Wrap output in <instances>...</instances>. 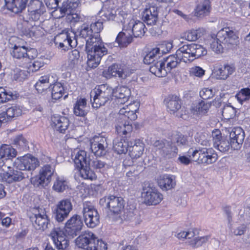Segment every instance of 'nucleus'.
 Returning <instances> with one entry per match:
<instances>
[{
	"label": "nucleus",
	"instance_id": "f257e3e1",
	"mask_svg": "<svg viewBox=\"0 0 250 250\" xmlns=\"http://www.w3.org/2000/svg\"><path fill=\"white\" fill-rule=\"evenodd\" d=\"M86 51L87 54V66L90 68L97 67L102 58L107 53L98 35H93L86 40Z\"/></svg>",
	"mask_w": 250,
	"mask_h": 250
},
{
	"label": "nucleus",
	"instance_id": "f03ea898",
	"mask_svg": "<svg viewBox=\"0 0 250 250\" xmlns=\"http://www.w3.org/2000/svg\"><path fill=\"white\" fill-rule=\"evenodd\" d=\"M139 108V104L136 102L121 108L119 112V116L122 121L116 126V129L118 134L126 135L131 132L132 129V124L127 120L133 121L137 119L136 112Z\"/></svg>",
	"mask_w": 250,
	"mask_h": 250
},
{
	"label": "nucleus",
	"instance_id": "7ed1b4c3",
	"mask_svg": "<svg viewBox=\"0 0 250 250\" xmlns=\"http://www.w3.org/2000/svg\"><path fill=\"white\" fill-rule=\"evenodd\" d=\"M99 203L101 206L105 208H108L113 215L116 220H131L133 217V213L125 212L124 214L121 213L124 209V200L121 197L114 196H109L101 198Z\"/></svg>",
	"mask_w": 250,
	"mask_h": 250
},
{
	"label": "nucleus",
	"instance_id": "20e7f679",
	"mask_svg": "<svg viewBox=\"0 0 250 250\" xmlns=\"http://www.w3.org/2000/svg\"><path fill=\"white\" fill-rule=\"evenodd\" d=\"M114 89L107 84H102L96 87L90 93V101L94 108L104 105L112 99Z\"/></svg>",
	"mask_w": 250,
	"mask_h": 250
},
{
	"label": "nucleus",
	"instance_id": "39448f33",
	"mask_svg": "<svg viewBox=\"0 0 250 250\" xmlns=\"http://www.w3.org/2000/svg\"><path fill=\"white\" fill-rule=\"evenodd\" d=\"M189 149L188 153L189 157L198 164L209 165L215 163L218 156L212 148H201L193 150Z\"/></svg>",
	"mask_w": 250,
	"mask_h": 250
},
{
	"label": "nucleus",
	"instance_id": "423d86ee",
	"mask_svg": "<svg viewBox=\"0 0 250 250\" xmlns=\"http://www.w3.org/2000/svg\"><path fill=\"white\" fill-rule=\"evenodd\" d=\"M153 146L158 151L160 155L166 159H171L175 157L178 153L177 147L172 144L170 137L168 139L155 141Z\"/></svg>",
	"mask_w": 250,
	"mask_h": 250
},
{
	"label": "nucleus",
	"instance_id": "0eeeda50",
	"mask_svg": "<svg viewBox=\"0 0 250 250\" xmlns=\"http://www.w3.org/2000/svg\"><path fill=\"white\" fill-rule=\"evenodd\" d=\"M83 220L86 226L94 228L100 223V215L94 206L89 203H84L82 210Z\"/></svg>",
	"mask_w": 250,
	"mask_h": 250
},
{
	"label": "nucleus",
	"instance_id": "6e6552de",
	"mask_svg": "<svg viewBox=\"0 0 250 250\" xmlns=\"http://www.w3.org/2000/svg\"><path fill=\"white\" fill-rule=\"evenodd\" d=\"M143 203L147 206L156 205L163 200V195L154 187H144L142 192Z\"/></svg>",
	"mask_w": 250,
	"mask_h": 250
},
{
	"label": "nucleus",
	"instance_id": "1a4fd4ad",
	"mask_svg": "<svg viewBox=\"0 0 250 250\" xmlns=\"http://www.w3.org/2000/svg\"><path fill=\"white\" fill-rule=\"evenodd\" d=\"M38 165L37 159L31 155L18 157L13 163L14 168L23 171L34 170Z\"/></svg>",
	"mask_w": 250,
	"mask_h": 250
},
{
	"label": "nucleus",
	"instance_id": "9d476101",
	"mask_svg": "<svg viewBox=\"0 0 250 250\" xmlns=\"http://www.w3.org/2000/svg\"><path fill=\"white\" fill-rule=\"evenodd\" d=\"M54 172L51 166L45 165L41 168L38 176L32 179V182L37 187H45L50 183Z\"/></svg>",
	"mask_w": 250,
	"mask_h": 250
},
{
	"label": "nucleus",
	"instance_id": "9b49d317",
	"mask_svg": "<svg viewBox=\"0 0 250 250\" xmlns=\"http://www.w3.org/2000/svg\"><path fill=\"white\" fill-rule=\"evenodd\" d=\"M56 43H59V47L62 50H66L69 47H74L77 44V40L75 38V34L70 30L64 31L58 35L55 38Z\"/></svg>",
	"mask_w": 250,
	"mask_h": 250
},
{
	"label": "nucleus",
	"instance_id": "f8f14e48",
	"mask_svg": "<svg viewBox=\"0 0 250 250\" xmlns=\"http://www.w3.org/2000/svg\"><path fill=\"white\" fill-rule=\"evenodd\" d=\"M83 226V224L81 216L75 214L66 221L64 228L68 235L73 237L77 235Z\"/></svg>",
	"mask_w": 250,
	"mask_h": 250
},
{
	"label": "nucleus",
	"instance_id": "ddd939ff",
	"mask_svg": "<svg viewBox=\"0 0 250 250\" xmlns=\"http://www.w3.org/2000/svg\"><path fill=\"white\" fill-rule=\"evenodd\" d=\"M72 209V205L69 200H63L58 202L54 212L56 221L58 222H63L68 217Z\"/></svg>",
	"mask_w": 250,
	"mask_h": 250
},
{
	"label": "nucleus",
	"instance_id": "4468645a",
	"mask_svg": "<svg viewBox=\"0 0 250 250\" xmlns=\"http://www.w3.org/2000/svg\"><path fill=\"white\" fill-rule=\"evenodd\" d=\"M36 229L44 230L47 228L49 220L44 208H38L34 209L32 216L30 217Z\"/></svg>",
	"mask_w": 250,
	"mask_h": 250
},
{
	"label": "nucleus",
	"instance_id": "2eb2a0df",
	"mask_svg": "<svg viewBox=\"0 0 250 250\" xmlns=\"http://www.w3.org/2000/svg\"><path fill=\"white\" fill-rule=\"evenodd\" d=\"M90 143L91 151L95 156H102L106 154L108 146L106 138L95 136Z\"/></svg>",
	"mask_w": 250,
	"mask_h": 250
},
{
	"label": "nucleus",
	"instance_id": "dca6fc26",
	"mask_svg": "<svg viewBox=\"0 0 250 250\" xmlns=\"http://www.w3.org/2000/svg\"><path fill=\"white\" fill-rule=\"evenodd\" d=\"M56 248L58 250H67L68 240L63 231L60 228H55L50 234Z\"/></svg>",
	"mask_w": 250,
	"mask_h": 250
},
{
	"label": "nucleus",
	"instance_id": "f3484780",
	"mask_svg": "<svg viewBox=\"0 0 250 250\" xmlns=\"http://www.w3.org/2000/svg\"><path fill=\"white\" fill-rule=\"evenodd\" d=\"M96 236L89 230L83 232L75 240L76 245L79 247L86 250H89L95 241Z\"/></svg>",
	"mask_w": 250,
	"mask_h": 250
},
{
	"label": "nucleus",
	"instance_id": "a211bd4d",
	"mask_svg": "<svg viewBox=\"0 0 250 250\" xmlns=\"http://www.w3.org/2000/svg\"><path fill=\"white\" fill-rule=\"evenodd\" d=\"M219 41L223 44L234 45L238 42V37L228 28L220 30L217 34Z\"/></svg>",
	"mask_w": 250,
	"mask_h": 250
},
{
	"label": "nucleus",
	"instance_id": "6ab92c4d",
	"mask_svg": "<svg viewBox=\"0 0 250 250\" xmlns=\"http://www.w3.org/2000/svg\"><path fill=\"white\" fill-rule=\"evenodd\" d=\"M17 151L15 149L11 146L3 145L0 147V169L3 171L9 168L5 164V161L11 158L15 157Z\"/></svg>",
	"mask_w": 250,
	"mask_h": 250
},
{
	"label": "nucleus",
	"instance_id": "aec40b11",
	"mask_svg": "<svg viewBox=\"0 0 250 250\" xmlns=\"http://www.w3.org/2000/svg\"><path fill=\"white\" fill-rule=\"evenodd\" d=\"M229 137L231 147L234 149H237L244 141L245 133L241 127H235L230 131Z\"/></svg>",
	"mask_w": 250,
	"mask_h": 250
},
{
	"label": "nucleus",
	"instance_id": "412c9836",
	"mask_svg": "<svg viewBox=\"0 0 250 250\" xmlns=\"http://www.w3.org/2000/svg\"><path fill=\"white\" fill-rule=\"evenodd\" d=\"M126 27L134 37H141L146 32L145 25L139 20H130L127 23Z\"/></svg>",
	"mask_w": 250,
	"mask_h": 250
},
{
	"label": "nucleus",
	"instance_id": "4be33fe9",
	"mask_svg": "<svg viewBox=\"0 0 250 250\" xmlns=\"http://www.w3.org/2000/svg\"><path fill=\"white\" fill-rule=\"evenodd\" d=\"M142 16L147 25H155L158 20V8L151 6L146 8L143 12Z\"/></svg>",
	"mask_w": 250,
	"mask_h": 250
},
{
	"label": "nucleus",
	"instance_id": "5701e85b",
	"mask_svg": "<svg viewBox=\"0 0 250 250\" xmlns=\"http://www.w3.org/2000/svg\"><path fill=\"white\" fill-rule=\"evenodd\" d=\"M51 120L52 126L61 133H64L69 125V120L64 116L53 115Z\"/></svg>",
	"mask_w": 250,
	"mask_h": 250
},
{
	"label": "nucleus",
	"instance_id": "b1692460",
	"mask_svg": "<svg viewBox=\"0 0 250 250\" xmlns=\"http://www.w3.org/2000/svg\"><path fill=\"white\" fill-rule=\"evenodd\" d=\"M57 80L56 75H47L42 76L35 85L36 89L39 93H42L47 89L51 83Z\"/></svg>",
	"mask_w": 250,
	"mask_h": 250
},
{
	"label": "nucleus",
	"instance_id": "393cba45",
	"mask_svg": "<svg viewBox=\"0 0 250 250\" xmlns=\"http://www.w3.org/2000/svg\"><path fill=\"white\" fill-rule=\"evenodd\" d=\"M234 71V68L228 64L219 65L216 66L213 74L218 80H226Z\"/></svg>",
	"mask_w": 250,
	"mask_h": 250
},
{
	"label": "nucleus",
	"instance_id": "a878e982",
	"mask_svg": "<svg viewBox=\"0 0 250 250\" xmlns=\"http://www.w3.org/2000/svg\"><path fill=\"white\" fill-rule=\"evenodd\" d=\"M145 148L144 144L140 140H136L130 142L128 151L129 155L132 159L140 157L143 154Z\"/></svg>",
	"mask_w": 250,
	"mask_h": 250
},
{
	"label": "nucleus",
	"instance_id": "bb28decb",
	"mask_svg": "<svg viewBox=\"0 0 250 250\" xmlns=\"http://www.w3.org/2000/svg\"><path fill=\"white\" fill-rule=\"evenodd\" d=\"M26 177H28L26 172L18 169L14 170L12 173L4 171L1 176L3 181L8 183L21 181Z\"/></svg>",
	"mask_w": 250,
	"mask_h": 250
},
{
	"label": "nucleus",
	"instance_id": "cd10ccee",
	"mask_svg": "<svg viewBox=\"0 0 250 250\" xmlns=\"http://www.w3.org/2000/svg\"><path fill=\"white\" fill-rule=\"evenodd\" d=\"M28 0H5L7 9L14 13L22 12L26 7Z\"/></svg>",
	"mask_w": 250,
	"mask_h": 250
},
{
	"label": "nucleus",
	"instance_id": "c85d7f7f",
	"mask_svg": "<svg viewBox=\"0 0 250 250\" xmlns=\"http://www.w3.org/2000/svg\"><path fill=\"white\" fill-rule=\"evenodd\" d=\"M130 94V89L126 86H118L114 89L113 97L117 99V102L120 104H124L127 102Z\"/></svg>",
	"mask_w": 250,
	"mask_h": 250
},
{
	"label": "nucleus",
	"instance_id": "c756f323",
	"mask_svg": "<svg viewBox=\"0 0 250 250\" xmlns=\"http://www.w3.org/2000/svg\"><path fill=\"white\" fill-rule=\"evenodd\" d=\"M158 184L163 190L171 189L175 185V177L167 174L161 176L158 180Z\"/></svg>",
	"mask_w": 250,
	"mask_h": 250
},
{
	"label": "nucleus",
	"instance_id": "7c9ffc66",
	"mask_svg": "<svg viewBox=\"0 0 250 250\" xmlns=\"http://www.w3.org/2000/svg\"><path fill=\"white\" fill-rule=\"evenodd\" d=\"M191 49V44L184 45L176 51V55L179 60L186 63L191 62L192 61V59H191L192 58Z\"/></svg>",
	"mask_w": 250,
	"mask_h": 250
},
{
	"label": "nucleus",
	"instance_id": "2f4dec72",
	"mask_svg": "<svg viewBox=\"0 0 250 250\" xmlns=\"http://www.w3.org/2000/svg\"><path fill=\"white\" fill-rule=\"evenodd\" d=\"M132 37L130 32L125 25L124 26L123 30L117 36L116 41L121 47L126 46L132 42Z\"/></svg>",
	"mask_w": 250,
	"mask_h": 250
},
{
	"label": "nucleus",
	"instance_id": "473e14b6",
	"mask_svg": "<svg viewBox=\"0 0 250 250\" xmlns=\"http://www.w3.org/2000/svg\"><path fill=\"white\" fill-rule=\"evenodd\" d=\"M210 5L209 0H204L199 3L195 10V15L199 18L208 16L210 13Z\"/></svg>",
	"mask_w": 250,
	"mask_h": 250
},
{
	"label": "nucleus",
	"instance_id": "72a5a7b5",
	"mask_svg": "<svg viewBox=\"0 0 250 250\" xmlns=\"http://www.w3.org/2000/svg\"><path fill=\"white\" fill-rule=\"evenodd\" d=\"M90 158L87 157L86 152L84 150H78L74 158V163L78 169L88 165Z\"/></svg>",
	"mask_w": 250,
	"mask_h": 250
},
{
	"label": "nucleus",
	"instance_id": "f704fd0d",
	"mask_svg": "<svg viewBox=\"0 0 250 250\" xmlns=\"http://www.w3.org/2000/svg\"><path fill=\"white\" fill-rule=\"evenodd\" d=\"M167 111L170 114H175L181 108V103L177 96L169 97L166 100Z\"/></svg>",
	"mask_w": 250,
	"mask_h": 250
},
{
	"label": "nucleus",
	"instance_id": "c9c22d12",
	"mask_svg": "<svg viewBox=\"0 0 250 250\" xmlns=\"http://www.w3.org/2000/svg\"><path fill=\"white\" fill-rule=\"evenodd\" d=\"M150 72L158 77H163L167 76V71L165 70V62L163 61H159L151 64L149 67Z\"/></svg>",
	"mask_w": 250,
	"mask_h": 250
},
{
	"label": "nucleus",
	"instance_id": "e433bc0d",
	"mask_svg": "<svg viewBox=\"0 0 250 250\" xmlns=\"http://www.w3.org/2000/svg\"><path fill=\"white\" fill-rule=\"evenodd\" d=\"M210 106L209 102L201 101L193 106L191 110L194 115H204L208 112Z\"/></svg>",
	"mask_w": 250,
	"mask_h": 250
},
{
	"label": "nucleus",
	"instance_id": "4c0bfd02",
	"mask_svg": "<svg viewBox=\"0 0 250 250\" xmlns=\"http://www.w3.org/2000/svg\"><path fill=\"white\" fill-rule=\"evenodd\" d=\"M206 33V30L203 28L189 30L183 35V39L189 42H194L203 36Z\"/></svg>",
	"mask_w": 250,
	"mask_h": 250
},
{
	"label": "nucleus",
	"instance_id": "58836bf2",
	"mask_svg": "<svg viewBox=\"0 0 250 250\" xmlns=\"http://www.w3.org/2000/svg\"><path fill=\"white\" fill-rule=\"evenodd\" d=\"M32 50H27L24 46H18L15 45L11 52L12 56L18 59H30V54Z\"/></svg>",
	"mask_w": 250,
	"mask_h": 250
},
{
	"label": "nucleus",
	"instance_id": "ea45409f",
	"mask_svg": "<svg viewBox=\"0 0 250 250\" xmlns=\"http://www.w3.org/2000/svg\"><path fill=\"white\" fill-rule=\"evenodd\" d=\"M86 105V100L85 99L78 100L74 106V114L77 116L84 117L87 114Z\"/></svg>",
	"mask_w": 250,
	"mask_h": 250
},
{
	"label": "nucleus",
	"instance_id": "a19ab883",
	"mask_svg": "<svg viewBox=\"0 0 250 250\" xmlns=\"http://www.w3.org/2000/svg\"><path fill=\"white\" fill-rule=\"evenodd\" d=\"M130 143L124 139H116L114 141L113 148L118 154L125 153L128 150Z\"/></svg>",
	"mask_w": 250,
	"mask_h": 250
},
{
	"label": "nucleus",
	"instance_id": "79ce46f5",
	"mask_svg": "<svg viewBox=\"0 0 250 250\" xmlns=\"http://www.w3.org/2000/svg\"><path fill=\"white\" fill-rule=\"evenodd\" d=\"M173 145L176 144L178 146H186L188 144L187 137L182 133L178 132H174L169 136Z\"/></svg>",
	"mask_w": 250,
	"mask_h": 250
},
{
	"label": "nucleus",
	"instance_id": "37998d69",
	"mask_svg": "<svg viewBox=\"0 0 250 250\" xmlns=\"http://www.w3.org/2000/svg\"><path fill=\"white\" fill-rule=\"evenodd\" d=\"M180 61L176 55V56L171 55L167 57L164 61L167 74L170 72L172 69L176 68L179 64Z\"/></svg>",
	"mask_w": 250,
	"mask_h": 250
},
{
	"label": "nucleus",
	"instance_id": "c03bdc74",
	"mask_svg": "<svg viewBox=\"0 0 250 250\" xmlns=\"http://www.w3.org/2000/svg\"><path fill=\"white\" fill-rule=\"evenodd\" d=\"M191 51H192L191 53V57L192 58H191V59H192V61L194 60L195 58H198L202 56L205 55L207 53V50L200 44L191 43Z\"/></svg>",
	"mask_w": 250,
	"mask_h": 250
},
{
	"label": "nucleus",
	"instance_id": "a18cd8bd",
	"mask_svg": "<svg viewBox=\"0 0 250 250\" xmlns=\"http://www.w3.org/2000/svg\"><path fill=\"white\" fill-rule=\"evenodd\" d=\"M68 188V182L63 178L58 177L54 182L53 189L57 192H62Z\"/></svg>",
	"mask_w": 250,
	"mask_h": 250
},
{
	"label": "nucleus",
	"instance_id": "49530a36",
	"mask_svg": "<svg viewBox=\"0 0 250 250\" xmlns=\"http://www.w3.org/2000/svg\"><path fill=\"white\" fill-rule=\"evenodd\" d=\"M121 65L114 64L109 66L108 69L103 72L104 76L107 78L111 77H119L120 76Z\"/></svg>",
	"mask_w": 250,
	"mask_h": 250
},
{
	"label": "nucleus",
	"instance_id": "de8ad7c7",
	"mask_svg": "<svg viewBox=\"0 0 250 250\" xmlns=\"http://www.w3.org/2000/svg\"><path fill=\"white\" fill-rule=\"evenodd\" d=\"M90 166L86 165V166H84V167L79 168V170L80 175L83 179L93 180L96 179V175L94 171L90 168Z\"/></svg>",
	"mask_w": 250,
	"mask_h": 250
},
{
	"label": "nucleus",
	"instance_id": "09e8293b",
	"mask_svg": "<svg viewBox=\"0 0 250 250\" xmlns=\"http://www.w3.org/2000/svg\"><path fill=\"white\" fill-rule=\"evenodd\" d=\"M17 96L10 90H6L2 87H0V103H4L14 100Z\"/></svg>",
	"mask_w": 250,
	"mask_h": 250
},
{
	"label": "nucleus",
	"instance_id": "8fccbe9b",
	"mask_svg": "<svg viewBox=\"0 0 250 250\" xmlns=\"http://www.w3.org/2000/svg\"><path fill=\"white\" fill-rule=\"evenodd\" d=\"M44 35L43 29L39 25H33L28 31L27 35L29 37L35 38L37 39L41 37Z\"/></svg>",
	"mask_w": 250,
	"mask_h": 250
},
{
	"label": "nucleus",
	"instance_id": "3c124183",
	"mask_svg": "<svg viewBox=\"0 0 250 250\" xmlns=\"http://www.w3.org/2000/svg\"><path fill=\"white\" fill-rule=\"evenodd\" d=\"M29 11L44 13L45 7L40 0H31L28 6Z\"/></svg>",
	"mask_w": 250,
	"mask_h": 250
},
{
	"label": "nucleus",
	"instance_id": "603ef678",
	"mask_svg": "<svg viewBox=\"0 0 250 250\" xmlns=\"http://www.w3.org/2000/svg\"><path fill=\"white\" fill-rule=\"evenodd\" d=\"M64 88L61 83H57L54 84L52 88V97L54 100L60 99L63 95Z\"/></svg>",
	"mask_w": 250,
	"mask_h": 250
},
{
	"label": "nucleus",
	"instance_id": "864d4df0",
	"mask_svg": "<svg viewBox=\"0 0 250 250\" xmlns=\"http://www.w3.org/2000/svg\"><path fill=\"white\" fill-rule=\"evenodd\" d=\"M235 98L241 104L243 102L249 100L250 99V88H244L241 89L235 95Z\"/></svg>",
	"mask_w": 250,
	"mask_h": 250
},
{
	"label": "nucleus",
	"instance_id": "5fc2aeb1",
	"mask_svg": "<svg viewBox=\"0 0 250 250\" xmlns=\"http://www.w3.org/2000/svg\"><path fill=\"white\" fill-rule=\"evenodd\" d=\"M22 110L20 107L13 106L9 107L5 112H3L4 116L6 115L7 119H11L19 116L21 114Z\"/></svg>",
	"mask_w": 250,
	"mask_h": 250
},
{
	"label": "nucleus",
	"instance_id": "6e6d98bb",
	"mask_svg": "<svg viewBox=\"0 0 250 250\" xmlns=\"http://www.w3.org/2000/svg\"><path fill=\"white\" fill-rule=\"evenodd\" d=\"M222 116L226 120H229L233 118L236 113L234 107L230 105H226L222 109Z\"/></svg>",
	"mask_w": 250,
	"mask_h": 250
},
{
	"label": "nucleus",
	"instance_id": "4d7b16f0",
	"mask_svg": "<svg viewBox=\"0 0 250 250\" xmlns=\"http://www.w3.org/2000/svg\"><path fill=\"white\" fill-rule=\"evenodd\" d=\"M173 48L172 41L164 42L159 45L158 47L155 48L158 54L167 53Z\"/></svg>",
	"mask_w": 250,
	"mask_h": 250
},
{
	"label": "nucleus",
	"instance_id": "13d9d810",
	"mask_svg": "<svg viewBox=\"0 0 250 250\" xmlns=\"http://www.w3.org/2000/svg\"><path fill=\"white\" fill-rule=\"evenodd\" d=\"M102 17L104 20H114L117 16L116 10L115 8L108 7L104 8L103 11Z\"/></svg>",
	"mask_w": 250,
	"mask_h": 250
},
{
	"label": "nucleus",
	"instance_id": "bf43d9fd",
	"mask_svg": "<svg viewBox=\"0 0 250 250\" xmlns=\"http://www.w3.org/2000/svg\"><path fill=\"white\" fill-rule=\"evenodd\" d=\"M93 32L90 27L86 24H83L80 30V36L86 40L93 35Z\"/></svg>",
	"mask_w": 250,
	"mask_h": 250
},
{
	"label": "nucleus",
	"instance_id": "052dcab7",
	"mask_svg": "<svg viewBox=\"0 0 250 250\" xmlns=\"http://www.w3.org/2000/svg\"><path fill=\"white\" fill-rule=\"evenodd\" d=\"M208 240V237H197L190 240L189 242V245L192 247L197 248L202 246L206 243Z\"/></svg>",
	"mask_w": 250,
	"mask_h": 250
},
{
	"label": "nucleus",
	"instance_id": "680f3d73",
	"mask_svg": "<svg viewBox=\"0 0 250 250\" xmlns=\"http://www.w3.org/2000/svg\"><path fill=\"white\" fill-rule=\"evenodd\" d=\"M196 232H198L195 229L189 230L188 231H182L177 234V237L179 239H191L196 235Z\"/></svg>",
	"mask_w": 250,
	"mask_h": 250
},
{
	"label": "nucleus",
	"instance_id": "e2e57ef3",
	"mask_svg": "<svg viewBox=\"0 0 250 250\" xmlns=\"http://www.w3.org/2000/svg\"><path fill=\"white\" fill-rule=\"evenodd\" d=\"M106 244L102 240L98 239L97 237L93 245L89 247V250H106Z\"/></svg>",
	"mask_w": 250,
	"mask_h": 250
},
{
	"label": "nucleus",
	"instance_id": "0e129e2a",
	"mask_svg": "<svg viewBox=\"0 0 250 250\" xmlns=\"http://www.w3.org/2000/svg\"><path fill=\"white\" fill-rule=\"evenodd\" d=\"M230 145V142L229 143L228 140L223 139L215 146H214V147L215 148H217L220 152L224 153L229 150Z\"/></svg>",
	"mask_w": 250,
	"mask_h": 250
},
{
	"label": "nucleus",
	"instance_id": "69168bd1",
	"mask_svg": "<svg viewBox=\"0 0 250 250\" xmlns=\"http://www.w3.org/2000/svg\"><path fill=\"white\" fill-rule=\"evenodd\" d=\"M158 54L157 50L153 48L150 52L147 54L144 59V62L146 64H151L154 63L155 59L156 58V55Z\"/></svg>",
	"mask_w": 250,
	"mask_h": 250
},
{
	"label": "nucleus",
	"instance_id": "338daca9",
	"mask_svg": "<svg viewBox=\"0 0 250 250\" xmlns=\"http://www.w3.org/2000/svg\"><path fill=\"white\" fill-rule=\"evenodd\" d=\"M106 164L105 162L99 160L97 158L90 159L88 166L96 169H101L105 167Z\"/></svg>",
	"mask_w": 250,
	"mask_h": 250
},
{
	"label": "nucleus",
	"instance_id": "774afa93",
	"mask_svg": "<svg viewBox=\"0 0 250 250\" xmlns=\"http://www.w3.org/2000/svg\"><path fill=\"white\" fill-rule=\"evenodd\" d=\"M80 54L79 51L74 49L69 54V61L72 65H75L79 62Z\"/></svg>",
	"mask_w": 250,
	"mask_h": 250
}]
</instances>
